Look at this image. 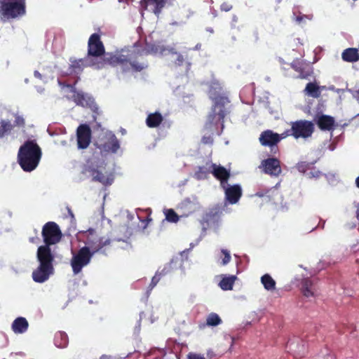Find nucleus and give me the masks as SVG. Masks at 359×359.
Segmentation results:
<instances>
[{"label": "nucleus", "mask_w": 359, "mask_h": 359, "mask_svg": "<svg viewBox=\"0 0 359 359\" xmlns=\"http://www.w3.org/2000/svg\"><path fill=\"white\" fill-rule=\"evenodd\" d=\"M261 283L266 290L271 291L276 289V281L268 273L262 276Z\"/></svg>", "instance_id": "nucleus-31"}, {"label": "nucleus", "mask_w": 359, "mask_h": 359, "mask_svg": "<svg viewBox=\"0 0 359 359\" xmlns=\"http://www.w3.org/2000/svg\"><path fill=\"white\" fill-rule=\"evenodd\" d=\"M172 269L171 264H166L163 269L157 271L155 276L152 278L151 281L149 285V290H151L159 282L161 278L167 275Z\"/></svg>", "instance_id": "nucleus-25"}, {"label": "nucleus", "mask_w": 359, "mask_h": 359, "mask_svg": "<svg viewBox=\"0 0 359 359\" xmlns=\"http://www.w3.org/2000/svg\"><path fill=\"white\" fill-rule=\"evenodd\" d=\"M107 53H105V48L101 41L100 35L97 33L91 34L88 41V57L90 59L88 67L100 69L101 68L97 67L96 63L102 61Z\"/></svg>", "instance_id": "nucleus-6"}, {"label": "nucleus", "mask_w": 359, "mask_h": 359, "mask_svg": "<svg viewBox=\"0 0 359 359\" xmlns=\"http://www.w3.org/2000/svg\"><path fill=\"white\" fill-rule=\"evenodd\" d=\"M222 253L224 255V258L222 261V265H226L231 261V255L227 250L222 249Z\"/></svg>", "instance_id": "nucleus-39"}, {"label": "nucleus", "mask_w": 359, "mask_h": 359, "mask_svg": "<svg viewBox=\"0 0 359 359\" xmlns=\"http://www.w3.org/2000/svg\"><path fill=\"white\" fill-rule=\"evenodd\" d=\"M13 128V126L9 121L1 120L0 121V138L4 137Z\"/></svg>", "instance_id": "nucleus-32"}, {"label": "nucleus", "mask_w": 359, "mask_h": 359, "mask_svg": "<svg viewBox=\"0 0 359 359\" xmlns=\"http://www.w3.org/2000/svg\"><path fill=\"white\" fill-rule=\"evenodd\" d=\"M213 135L205 133L201 139V142L203 144H212L213 143Z\"/></svg>", "instance_id": "nucleus-38"}, {"label": "nucleus", "mask_w": 359, "mask_h": 359, "mask_svg": "<svg viewBox=\"0 0 359 359\" xmlns=\"http://www.w3.org/2000/svg\"><path fill=\"white\" fill-rule=\"evenodd\" d=\"M15 123L18 126H24L25 124V119L20 116L15 117Z\"/></svg>", "instance_id": "nucleus-43"}, {"label": "nucleus", "mask_w": 359, "mask_h": 359, "mask_svg": "<svg viewBox=\"0 0 359 359\" xmlns=\"http://www.w3.org/2000/svg\"><path fill=\"white\" fill-rule=\"evenodd\" d=\"M248 39L253 44H256L260 41V34L258 29L255 28L252 30Z\"/></svg>", "instance_id": "nucleus-37"}, {"label": "nucleus", "mask_w": 359, "mask_h": 359, "mask_svg": "<svg viewBox=\"0 0 359 359\" xmlns=\"http://www.w3.org/2000/svg\"><path fill=\"white\" fill-rule=\"evenodd\" d=\"M224 190L225 200L231 205L237 203L242 196L243 191L241 185L225 184L224 187H222Z\"/></svg>", "instance_id": "nucleus-14"}, {"label": "nucleus", "mask_w": 359, "mask_h": 359, "mask_svg": "<svg viewBox=\"0 0 359 359\" xmlns=\"http://www.w3.org/2000/svg\"><path fill=\"white\" fill-rule=\"evenodd\" d=\"M232 8V6L229 4L228 3H223L221 5V10L224 11H229Z\"/></svg>", "instance_id": "nucleus-45"}, {"label": "nucleus", "mask_w": 359, "mask_h": 359, "mask_svg": "<svg viewBox=\"0 0 359 359\" xmlns=\"http://www.w3.org/2000/svg\"><path fill=\"white\" fill-rule=\"evenodd\" d=\"M353 97L356 99L358 102L359 103V90H356L353 95Z\"/></svg>", "instance_id": "nucleus-47"}, {"label": "nucleus", "mask_w": 359, "mask_h": 359, "mask_svg": "<svg viewBox=\"0 0 359 359\" xmlns=\"http://www.w3.org/2000/svg\"><path fill=\"white\" fill-rule=\"evenodd\" d=\"M341 58L347 62H355L359 60V53L357 48H348L345 49L341 54Z\"/></svg>", "instance_id": "nucleus-24"}, {"label": "nucleus", "mask_w": 359, "mask_h": 359, "mask_svg": "<svg viewBox=\"0 0 359 359\" xmlns=\"http://www.w3.org/2000/svg\"><path fill=\"white\" fill-rule=\"evenodd\" d=\"M356 216H357L358 219L359 220V208L356 211Z\"/></svg>", "instance_id": "nucleus-50"}, {"label": "nucleus", "mask_w": 359, "mask_h": 359, "mask_svg": "<svg viewBox=\"0 0 359 359\" xmlns=\"http://www.w3.org/2000/svg\"><path fill=\"white\" fill-rule=\"evenodd\" d=\"M187 359H205L204 356L194 353H189L187 355Z\"/></svg>", "instance_id": "nucleus-42"}, {"label": "nucleus", "mask_w": 359, "mask_h": 359, "mask_svg": "<svg viewBox=\"0 0 359 359\" xmlns=\"http://www.w3.org/2000/svg\"><path fill=\"white\" fill-rule=\"evenodd\" d=\"M198 45H196V49H198Z\"/></svg>", "instance_id": "nucleus-51"}, {"label": "nucleus", "mask_w": 359, "mask_h": 359, "mask_svg": "<svg viewBox=\"0 0 359 359\" xmlns=\"http://www.w3.org/2000/svg\"><path fill=\"white\" fill-rule=\"evenodd\" d=\"M315 163H316V161H314V162H306V161L299 162L297 164L296 168L299 172L306 173V172L309 171L311 169H312L313 168Z\"/></svg>", "instance_id": "nucleus-33"}, {"label": "nucleus", "mask_w": 359, "mask_h": 359, "mask_svg": "<svg viewBox=\"0 0 359 359\" xmlns=\"http://www.w3.org/2000/svg\"><path fill=\"white\" fill-rule=\"evenodd\" d=\"M163 120V117L159 112L149 114L146 119L147 126L149 128H156L160 126Z\"/></svg>", "instance_id": "nucleus-27"}, {"label": "nucleus", "mask_w": 359, "mask_h": 359, "mask_svg": "<svg viewBox=\"0 0 359 359\" xmlns=\"http://www.w3.org/2000/svg\"><path fill=\"white\" fill-rule=\"evenodd\" d=\"M29 323L24 317H18L11 325L12 330L15 334H23L27 331Z\"/></svg>", "instance_id": "nucleus-21"}, {"label": "nucleus", "mask_w": 359, "mask_h": 359, "mask_svg": "<svg viewBox=\"0 0 359 359\" xmlns=\"http://www.w3.org/2000/svg\"><path fill=\"white\" fill-rule=\"evenodd\" d=\"M175 55H177V59L175 61V65H177V66L182 65L184 62V58L183 55L180 53H177Z\"/></svg>", "instance_id": "nucleus-41"}, {"label": "nucleus", "mask_w": 359, "mask_h": 359, "mask_svg": "<svg viewBox=\"0 0 359 359\" xmlns=\"http://www.w3.org/2000/svg\"><path fill=\"white\" fill-rule=\"evenodd\" d=\"M314 283L311 278H304L301 281V291L304 296L311 297L314 296Z\"/></svg>", "instance_id": "nucleus-22"}, {"label": "nucleus", "mask_w": 359, "mask_h": 359, "mask_svg": "<svg viewBox=\"0 0 359 359\" xmlns=\"http://www.w3.org/2000/svg\"><path fill=\"white\" fill-rule=\"evenodd\" d=\"M236 279L237 278L234 275L224 276L220 280L219 286L223 290H231Z\"/></svg>", "instance_id": "nucleus-28"}, {"label": "nucleus", "mask_w": 359, "mask_h": 359, "mask_svg": "<svg viewBox=\"0 0 359 359\" xmlns=\"http://www.w3.org/2000/svg\"><path fill=\"white\" fill-rule=\"evenodd\" d=\"M34 75L36 78H37L39 79H42V75L39 71H37V70L34 71Z\"/></svg>", "instance_id": "nucleus-46"}, {"label": "nucleus", "mask_w": 359, "mask_h": 359, "mask_svg": "<svg viewBox=\"0 0 359 359\" xmlns=\"http://www.w3.org/2000/svg\"><path fill=\"white\" fill-rule=\"evenodd\" d=\"M210 172H211V168H207L203 166H200L196 172L195 175L197 179L201 180L206 178Z\"/></svg>", "instance_id": "nucleus-35"}, {"label": "nucleus", "mask_w": 359, "mask_h": 359, "mask_svg": "<svg viewBox=\"0 0 359 359\" xmlns=\"http://www.w3.org/2000/svg\"><path fill=\"white\" fill-rule=\"evenodd\" d=\"M72 92H74L72 99L77 105L91 108L95 104L94 99L88 94L76 91L75 88L72 90Z\"/></svg>", "instance_id": "nucleus-19"}, {"label": "nucleus", "mask_w": 359, "mask_h": 359, "mask_svg": "<svg viewBox=\"0 0 359 359\" xmlns=\"http://www.w3.org/2000/svg\"><path fill=\"white\" fill-rule=\"evenodd\" d=\"M77 145L79 149H86L91 141V130L86 124L80 125L76 130Z\"/></svg>", "instance_id": "nucleus-12"}, {"label": "nucleus", "mask_w": 359, "mask_h": 359, "mask_svg": "<svg viewBox=\"0 0 359 359\" xmlns=\"http://www.w3.org/2000/svg\"><path fill=\"white\" fill-rule=\"evenodd\" d=\"M334 123V118L328 115H321L318 117L317 121V125L321 130H333Z\"/></svg>", "instance_id": "nucleus-20"}, {"label": "nucleus", "mask_w": 359, "mask_h": 359, "mask_svg": "<svg viewBox=\"0 0 359 359\" xmlns=\"http://www.w3.org/2000/svg\"><path fill=\"white\" fill-rule=\"evenodd\" d=\"M222 323L219 316L215 313H211L206 319V324L209 326H217Z\"/></svg>", "instance_id": "nucleus-34"}, {"label": "nucleus", "mask_w": 359, "mask_h": 359, "mask_svg": "<svg viewBox=\"0 0 359 359\" xmlns=\"http://www.w3.org/2000/svg\"><path fill=\"white\" fill-rule=\"evenodd\" d=\"M304 91L314 98H318L320 95V87L315 83H308Z\"/></svg>", "instance_id": "nucleus-30"}, {"label": "nucleus", "mask_w": 359, "mask_h": 359, "mask_svg": "<svg viewBox=\"0 0 359 359\" xmlns=\"http://www.w3.org/2000/svg\"><path fill=\"white\" fill-rule=\"evenodd\" d=\"M36 240H39V238H29V241H30L31 243H36Z\"/></svg>", "instance_id": "nucleus-49"}, {"label": "nucleus", "mask_w": 359, "mask_h": 359, "mask_svg": "<svg viewBox=\"0 0 359 359\" xmlns=\"http://www.w3.org/2000/svg\"><path fill=\"white\" fill-rule=\"evenodd\" d=\"M219 122L220 121L214 118L213 115H208L203 129V133L214 135L217 130V125Z\"/></svg>", "instance_id": "nucleus-23"}, {"label": "nucleus", "mask_w": 359, "mask_h": 359, "mask_svg": "<svg viewBox=\"0 0 359 359\" xmlns=\"http://www.w3.org/2000/svg\"><path fill=\"white\" fill-rule=\"evenodd\" d=\"M282 0H277L278 3H280Z\"/></svg>", "instance_id": "nucleus-52"}, {"label": "nucleus", "mask_w": 359, "mask_h": 359, "mask_svg": "<svg viewBox=\"0 0 359 359\" xmlns=\"http://www.w3.org/2000/svg\"><path fill=\"white\" fill-rule=\"evenodd\" d=\"M284 135L285 132L278 134L271 130H266L262 132L259 140L262 146L269 147L271 152L276 154L278 151V142H280L281 140L286 138Z\"/></svg>", "instance_id": "nucleus-9"}, {"label": "nucleus", "mask_w": 359, "mask_h": 359, "mask_svg": "<svg viewBox=\"0 0 359 359\" xmlns=\"http://www.w3.org/2000/svg\"><path fill=\"white\" fill-rule=\"evenodd\" d=\"M172 47L164 46L158 43H146L144 48H139L136 44L129 49L122 48L115 53L108 52L104 59L97 63V67L104 68L107 65L111 67L120 66L123 72L133 71L140 72L146 69L149 65L144 55L160 54L167 56L176 54Z\"/></svg>", "instance_id": "nucleus-1"}, {"label": "nucleus", "mask_w": 359, "mask_h": 359, "mask_svg": "<svg viewBox=\"0 0 359 359\" xmlns=\"http://www.w3.org/2000/svg\"><path fill=\"white\" fill-rule=\"evenodd\" d=\"M217 89L220 90L222 88L219 84L214 83L209 90V97L213 104L208 115H213L214 118L223 123L224 118L230 112V100L226 96L218 93Z\"/></svg>", "instance_id": "nucleus-4"}, {"label": "nucleus", "mask_w": 359, "mask_h": 359, "mask_svg": "<svg viewBox=\"0 0 359 359\" xmlns=\"http://www.w3.org/2000/svg\"><path fill=\"white\" fill-rule=\"evenodd\" d=\"M26 14V0H0V19L3 22L18 19Z\"/></svg>", "instance_id": "nucleus-5"}, {"label": "nucleus", "mask_w": 359, "mask_h": 359, "mask_svg": "<svg viewBox=\"0 0 359 359\" xmlns=\"http://www.w3.org/2000/svg\"><path fill=\"white\" fill-rule=\"evenodd\" d=\"M291 128L286 130L285 136H292L295 139L310 137L314 132V124L308 120H298L290 123Z\"/></svg>", "instance_id": "nucleus-7"}, {"label": "nucleus", "mask_w": 359, "mask_h": 359, "mask_svg": "<svg viewBox=\"0 0 359 359\" xmlns=\"http://www.w3.org/2000/svg\"><path fill=\"white\" fill-rule=\"evenodd\" d=\"M37 259L40 265L53 267L54 255L48 245H41L37 249Z\"/></svg>", "instance_id": "nucleus-15"}, {"label": "nucleus", "mask_w": 359, "mask_h": 359, "mask_svg": "<svg viewBox=\"0 0 359 359\" xmlns=\"http://www.w3.org/2000/svg\"><path fill=\"white\" fill-rule=\"evenodd\" d=\"M85 243L88 246L80 248L71 259V266L74 274L79 273L82 269L90 262L93 255L104 246L109 245L110 240H104L102 238L98 237L95 230L89 229Z\"/></svg>", "instance_id": "nucleus-2"}, {"label": "nucleus", "mask_w": 359, "mask_h": 359, "mask_svg": "<svg viewBox=\"0 0 359 359\" xmlns=\"http://www.w3.org/2000/svg\"><path fill=\"white\" fill-rule=\"evenodd\" d=\"M107 153H116L120 149V142L114 133L108 131L104 134V142L97 147Z\"/></svg>", "instance_id": "nucleus-10"}, {"label": "nucleus", "mask_w": 359, "mask_h": 359, "mask_svg": "<svg viewBox=\"0 0 359 359\" xmlns=\"http://www.w3.org/2000/svg\"><path fill=\"white\" fill-rule=\"evenodd\" d=\"M85 171L90 174L93 181L98 182L104 186H109L114 182V176L111 173H103L93 165H88L85 168Z\"/></svg>", "instance_id": "nucleus-11"}, {"label": "nucleus", "mask_w": 359, "mask_h": 359, "mask_svg": "<svg viewBox=\"0 0 359 359\" xmlns=\"http://www.w3.org/2000/svg\"><path fill=\"white\" fill-rule=\"evenodd\" d=\"M89 58L71 60L69 65L70 73L79 74L83 70L84 66H88Z\"/></svg>", "instance_id": "nucleus-26"}, {"label": "nucleus", "mask_w": 359, "mask_h": 359, "mask_svg": "<svg viewBox=\"0 0 359 359\" xmlns=\"http://www.w3.org/2000/svg\"><path fill=\"white\" fill-rule=\"evenodd\" d=\"M291 67L299 73L298 78L302 79H310L313 76L312 66L299 59L294 60L291 63Z\"/></svg>", "instance_id": "nucleus-13"}, {"label": "nucleus", "mask_w": 359, "mask_h": 359, "mask_svg": "<svg viewBox=\"0 0 359 359\" xmlns=\"http://www.w3.org/2000/svg\"><path fill=\"white\" fill-rule=\"evenodd\" d=\"M331 359H334V357H333V356H331Z\"/></svg>", "instance_id": "nucleus-53"}, {"label": "nucleus", "mask_w": 359, "mask_h": 359, "mask_svg": "<svg viewBox=\"0 0 359 359\" xmlns=\"http://www.w3.org/2000/svg\"><path fill=\"white\" fill-rule=\"evenodd\" d=\"M41 149L35 140H27L20 146L18 162L25 172H32L38 166L41 158Z\"/></svg>", "instance_id": "nucleus-3"}, {"label": "nucleus", "mask_w": 359, "mask_h": 359, "mask_svg": "<svg viewBox=\"0 0 359 359\" xmlns=\"http://www.w3.org/2000/svg\"><path fill=\"white\" fill-rule=\"evenodd\" d=\"M41 235L44 242L43 245H53L59 243L62 238V233L55 222H46L42 228Z\"/></svg>", "instance_id": "nucleus-8"}, {"label": "nucleus", "mask_w": 359, "mask_h": 359, "mask_svg": "<svg viewBox=\"0 0 359 359\" xmlns=\"http://www.w3.org/2000/svg\"><path fill=\"white\" fill-rule=\"evenodd\" d=\"M211 173L220 182L222 187H224L227 184L231 176L230 171L222 165H217L215 163L211 164Z\"/></svg>", "instance_id": "nucleus-16"}, {"label": "nucleus", "mask_w": 359, "mask_h": 359, "mask_svg": "<svg viewBox=\"0 0 359 359\" xmlns=\"http://www.w3.org/2000/svg\"><path fill=\"white\" fill-rule=\"evenodd\" d=\"M321 175H322L321 172H320V171H319L318 170H316V169L314 168V167H313L312 169H311V170H309V172L307 173V175H308L309 177H311V178H312V177L318 178V177H319Z\"/></svg>", "instance_id": "nucleus-40"}, {"label": "nucleus", "mask_w": 359, "mask_h": 359, "mask_svg": "<svg viewBox=\"0 0 359 359\" xmlns=\"http://www.w3.org/2000/svg\"><path fill=\"white\" fill-rule=\"evenodd\" d=\"M300 350L299 351L298 353H294V357L297 358V357H303L304 355V350H305V348H304V345L302 344L300 346Z\"/></svg>", "instance_id": "nucleus-44"}, {"label": "nucleus", "mask_w": 359, "mask_h": 359, "mask_svg": "<svg viewBox=\"0 0 359 359\" xmlns=\"http://www.w3.org/2000/svg\"><path fill=\"white\" fill-rule=\"evenodd\" d=\"M355 183V186L359 189V176L356 177Z\"/></svg>", "instance_id": "nucleus-48"}, {"label": "nucleus", "mask_w": 359, "mask_h": 359, "mask_svg": "<svg viewBox=\"0 0 359 359\" xmlns=\"http://www.w3.org/2000/svg\"><path fill=\"white\" fill-rule=\"evenodd\" d=\"M264 172L271 175L278 176L281 172L280 161L276 158H269L262 162Z\"/></svg>", "instance_id": "nucleus-18"}, {"label": "nucleus", "mask_w": 359, "mask_h": 359, "mask_svg": "<svg viewBox=\"0 0 359 359\" xmlns=\"http://www.w3.org/2000/svg\"><path fill=\"white\" fill-rule=\"evenodd\" d=\"M165 215L166 220L170 222L176 223L179 220L178 215L172 209L166 210Z\"/></svg>", "instance_id": "nucleus-36"}, {"label": "nucleus", "mask_w": 359, "mask_h": 359, "mask_svg": "<svg viewBox=\"0 0 359 359\" xmlns=\"http://www.w3.org/2000/svg\"><path fill=\"white\" fill-rule=\"evenodd\" d=\"M54 268L40 265L32 272V278L36 283H42L46 281L53 273Z\"/></svg>", "instance_id": "nucleus-17"}, {"label": "nucleus", "mask_w": 359, "mask_h": 359, "mask_svg": "<svg viewBox=\"0 0 359 359\" xmlns=\"http://www.w3.org/2000/svg\"><path fill=\"white\" fill-rule=\"evenodd\" d=\"M54 343L58 348H65L69 343L67 334L62 331L56 332L54 337Z\"/></svg>", "instance_id": "nucleus-29"}]
</instances>
